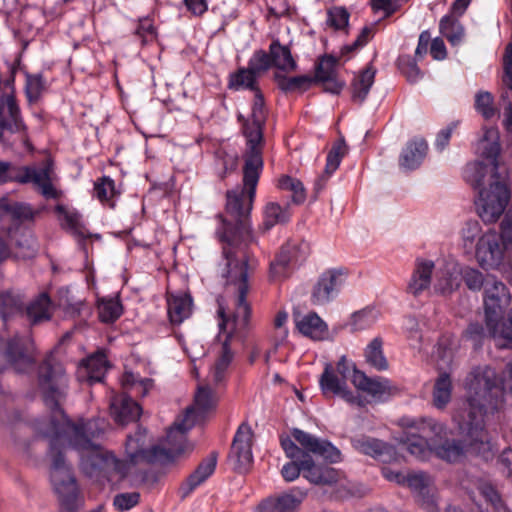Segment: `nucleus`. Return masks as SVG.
I'll use <instances>...</instances> for the list:
<instances>
[{
    "label": "nucleus",
    "mask_w": 512,
    "mask_h": 512,
    "mask_svg": "<svg viewBox=\"0 0 512 512\" xmlns=\"http://www.w3.org/2000/svg\"><path fill=\"white\" fill-rule=\"evenodd\" d=\"M378 311L374 308H365L352 315L351 325L354 330H365L376 323Z\"/></svg>",
    "instance_id": "obj_49"
},
{
    "label": "nucleus",
    "mask_w": 512,
    "mask_h": 512,
    "mask_svg": "<svg viewBox=\"0 0 512 512\" xmlns=\"http://www.w3.org/2000/svg\"><path fill=\"white\" fill-rule=\"evenodd\" d=\"M307 491L298 487L277 497H269L258 506L259 512H293L306 498Z\"/></svg>",
    "instance_id": "obj_19"
},
{
    "label": "nucleus",
    "mask_w": 512,
    "mask_h": 512,
    "mask_svg": "<svg viewBox=\"0 0 512 512\" xmlns=\"http://www.w3.org/2000/svg\"><path fill=\"white\" fill-rule=\"evenodd\" d=\"M356 366L353 361L342 356L336 365L327 363L319 378V386L324 396H338L349 404L358 403V397L349 389L348 379H353Z\"/></svg>",
    "instance_id": "obj_7"
},
{
    "label": "nucleus",
    "mask_w": 512,
    "mask_h": 512,
    "mask_svg": "<svg viewBox=\"0 0 512 512\" xmlns=\"http://www.w3.org/2000/svg\"><path fill=\"white\" fill-rule=\"evenodd\" d=\"M499 234L512 243V206L506 212L501 224Z\"/></svg>",
    "instance_id": "obj_59"
},
{
    "label": "nucleus",
    "mask_w": 512,
    "mask_h": 512,
    "mask_svg": "<svg viewBox=\"0 0 512 512\" xmlns=\"http://www.w3.org/2000/svg\"><path fill=\"white\" fill-rule=\"evenodd\" d=\"M376 70L369 66L366 67L358 76H356L352 82V99L356 102L362 103L375 79Z\"/></svg>",
    "instance_id": "obj_38"
},
{
    "label": "nucleus",
    "mask_w": 512,
    "mask_h": 512,
    "mask_svg": "<svg viewBox=\"0 0 512 512\" xmlns=\"http://www.w3.org/2000/svg\"><path fill=\"white\" fill-rule=\"evenodd\" d=\"M352 383L358 390L366 392L374 398L380 399L388 392L387 381L369 378L357 368L356 372H354Z\"/></svg>",
    "instance_id": "obj_33"
},
{
    "label": "nucleus",
    "mask_w": 512,
    "mask_h": 512,
    "mask_svg": "<svg viewBox=\"0 0 512 512\" xmlns=\"http://www.w3.org/2000/svg\"><path fill=\"white\" fill-rule=\"evenodd\" d=\"M348 146L343 138L335 141L327 155L326 160H341L348 155Z\"/></svg>",
    "instance_id": "obj_57"
},
{
    "label": "nucleus",
    "mask_w": 512,
    "mask_h": 512,
    "mask_svg": "<svg viewBox=\"0 0 512 512\" xmlns=\"http://www.w3.org/2000/svg\"><path fill=\"white\" fill-rule=\"evenodd\" d=\"M351 444L358 452L368 455L383 463L396 460L395 448L379 439L360 435L351 439Z\"/></svg>",
    "instance_id": "obj_18"
},
{
    "label": "nucleus",
    "mask_w": 512,
    "mask_h": 512,
    "mask_svg": "<svg viewBox=\"0 0 512 512\" xmlns=\"http://www.w3.org/2000/svg\"><path fill=\"white\" fill-rule=\"evenodd\" d=\"M276 186L281 191L290 192L291 201L295 205H302L307 199L303 183L289 174L280 175L276 180Z\"/></svg>",
    "instance_id": "obj_36"
},
{
    "label": "nucleus",
    "mask_w": 512,
    "mask_h": 512,
    "mask_svg": "<svg viewBox=\"0 0 512 512\" xmlns=\"http://www.w3.org/2000/svg\"><path fill=\"white\" fill-rule=\"evenodd\" d=\"M23 299L13 291L0 292V318L6 326L9 319L22 315Z\"/></svg>",
    "instance_id": "obj_34"
},
{
    "label": "nucleus",
    "mask_w": 512,
    "mask_h": 512,
    "mask_svg": "<svg viewBox=\"0 0 512 512\" xmlns=\"http://www.w3.org/2000/svg\"><path fill=\"white\" fill-rule=\"evenodd\" d=\"M460 275L464 280L466 286L472 291H480L486 286V280L483 273L476 268L465 267L460 270Z\"/></svg>",
    "instance_id": "obj_52"
},
{
    "label": "nucleus",
    "mask_w": 512,
    "mask_h": 512,
    "mask_svg": "<svg viewBox=\"0 0 512 512\" xmlns=\"http://www.w3.org/2000/svg\"><path fill=\"white\" fill-rule=\"evenodd\" d=\"M17 140L28 151L33 150L15 97L13 94H7L3 97L0 107V141L4 144H13Z\"/></svg>",
    "instance_id": "obj_10"
},
{
    "label": "nucleus",
    "mask_w": 512,
    "mask_h": 512,
    "mask_svg": "<svg viewBox=\"0 0 512 512\" xmlns=\"http://www.w3.org/2000/svg\"><path fill=\"white\" fill-rule=\"evenodd\" d=\"M290 217L291 214L287 207H282L276 202H270L264 208V228L269 230L277 224L286 223Z\"/></svg>",
    "instance_id": "obj_43"
},
{
    "label": "nucleus",
    "mask_w": 512,
    "mask_h": 512,
    "mask_svg": "<svg viewBox=\"0 0 512 512\" xmlns=\"http://www.w3.org/2000/svg\"><path fill=\"white\" fill-rule=\"evenodd\" d=\"M429 44L431 45V35L428 31H423L419 35L418 45L415 50V56L422 58L428 50Z\"/></svg>",
    "instance_id": "obj_64"
},
{
    "label": "nucleus",
    "mask_w": 512,
    "mask_h": 512,
    "mask_svg": "<svg viewBox=\"0 0 512 512\" xmlns=\"http://www.w3.org/2000/svg\"><path fill=\"white\" fill-rule=\"evenodd\" d=\"M241 238L236 235L229 236L226 232H218L220 241L223 242L222 260L218 263L217 273L225 287L235 291L233 300L234 310L226 312L221 298L218 302V326L217 340L221 342L219 356L210 373V380L215 384H221L227 375L228 368L233 360V352L230 342L233 338H242L248 328L251 317V306L246 296L249 291L248 278L252 271V264L248 256V246L254 238L247 226L241 230Z\"/></svg>",
    "instance_id": "obj_3"
},
{
    "label": "nucleus",
    "mask_w": 512,
    "mask_h": 512,
    "mask_svg": "<svg viewBox=\"0 0 512 512\" xmlns=\"http://www.w3.org/2000/svg\"><path fill=\"white\" fill-rule=\"evenodd\" d=\"M43 90V80L42 76L37 75H30L27 74L26 76V83H25V93L30 102L37 101L39 97L41 96Z\"/></svg>",
    "instance_id": "obj_55"
},
{
    "label": "nucleus",
    "mask_w": 512,
    "mask_h": 512,
    "mask_svg": "<svg viewBox=\"0 0 512 512\" xmlns=\"http://www.w3.org/2000/svg\"><path fill=\"white\" fill-rule=\"evenodd\" d=\"M481 493L495 508L502 505L501 496L492 485L484 484L481 487Z\"/></svg>",
    "instance_id": "obj_60"
},
{
    "label": "nucleus",
    "mask_w": 512,
    "mask_h": 512,
    "mask_svg": "<svg viewBox=\"0 0 512 512\" xmlns=\"http://www.w3.org/2000/svg\"><path fill=\"white\" fill-rule=\"evenodd\" d=\"M217 458L211 454L205 458L181 484L179 493L182 498L189 496L198 486L204 483L215 471Z\"/></svg>",
    "instance_id": "obj_24"
},
{
    "label": "nucleus",
    "mask_w": 512,
    "mask_h": 512,
    "mask_svg": "<svg viewBox=\"0 0 512 512\" xmlns=\"http://www.w3.org/2000/svg\"><path fill=\"white\" fill-rule=\"evenodd\" d=\"M292 435L302 448H299L290 438L282 439L281 446L288 458L300 459L304 455L313 453L331 463L341 460L340 450L329 441L319 439L300 429H294Z\"/></svg>",
    "instance_id": "obj_9"
},
{
    "label": "nucleus",
    "mask_w": 512,
    "mask_h": 512,
    "mask_svg": "<svg viewBox=\"0 0 512 512\" xmlns=\"http://www.w3.org/2000/svg\"><path fill=\"white\" fill-rule=\"evenodd\" d=\"M186 8L195 16L203 15L207 9L208 4L206 0H183Z\"/></svg>",
    "instance_id": "obj_62"
},
{
    "label": "nucleus",
    "mask_w": 512,
    "mask_h": 512,
    "mask_svg": "<svg viewBox=\"0 0 512 512\" xmlns=\"http://www.w3.org/2000/svg\"><path fill=\"white\" fill-rule=\"evenodd\" d=\"M274 79L278 88L284 93L304 92L314 82V78L309 75L289 77L282 73H275Z\"/></svg>",
    "instance_id": "obj_37"
},
{
    "label": "nucleus",
    "mask_w": 512,
    "mask_h": 512,
    "mask_svg": "<svg viewBox=\"0 0 512 512\" xmlns=\"http://www.w3.org/2000/svg\"><path fill=\"white\" fill-rule=\"evenodd\" d=\"M465 390V407L453 416L465 442L456 439L439 442L447 428L431 417L403 416L398 420L402 429L400 441L412 456L427 460L434 454L441 460L455 463L470 451L484 460L493 458V446L485 429L484 417L502 407L506 390L512 394V363L507 364L503 380L498 379L490 366L475 367L465 379Z\"/></svg>",
    "instance_id": "obj_2"
},
{
    "label": "nucleus",
    "mask_w": 512,
    "mask_h": 512,
    "mask_svg": "<svg viewBox=\"0 0 512 512\" xmlns=\"http://www.w3.org/2000/svg\"><path fill=\"white\" fill-rule=\"evenodd\" d=\"M116 194L114 180L108 176H103L94 183V196L103 204L113 207L112 202Z\"/></svg>",
    "instance_id": "obj_47"
},
{
    "label": "nucleus",
    "mask_w": 512,
    "mask_h": 512,
    "mask_svg": "<svg viewBox=\"0 0 512 512\" xmlns=\"http://www.w3.org/2000/svg\"><path fill=\"white\" fill-rule=\"evenodd\" d=\"M439 30L442 36L452 45H458L464 36V29L461 24L449 15H445L441 18Z\"/></svg>",
    "instance_id": "obj_46"
},
{
    "label": "nucleus",
    "mask_w": 512,
    "mask_h": 512,
    "mask_svg": "<svg viewBox=\"0 0 512 512\" xmlns=\"http://www.w3.org/2000/svg\"><path fill=\"white\" fill-rule=\"evenodd\" d=\"M434 277V289L439 294H451L460 286V269L456 263H444L435 270Z\"/></svg>",
    "instance_id": "obj_25"
},
{
    "label": "nucleus",
    "mask_w": 512,
    "mask_h": 512,
    "mask_svg": "<svg viewBox=\"0 0 512 512\" xmlns=\"http://www.w3.org/2000/svg\"><path fill=\"white\" fill-rule=\"evenodd\" d=\"M38 212L30 204L10 202L7 198L0 199V218L10 217L17 221L33 220Z\"/></svg>",
    "instance_id": "obj_32"
},
{
    "label": "nucleus",
    "mask_w": 512,
    "mask_h": 512,
    "mask_svg": "<svg viewBox=\"0 0 512 512\" xmlns=\"http://www.w3.org/2000/svg\"><path fill=\"white\" fill-rule=\"evenodd\" d=\"M38 384L44 403L52 413L50 426L43 431L50 438V482L61 508L66 512H77L84 505L72 468L64 458L66 444L79 452L80 468L87 477L101 484L111 483L127 475L129 464H169L190 453L193 445L187 440V432L217 404L214 391L208 386H199L194 404L175 420L160 444L147 449V431L143 428H138L133 436L129 435L125 443L128 460L124 461L94 443L93 439L103 432L97 420L73 423L63 412L60 402L66 396L68 379L63 366L53 355L47 356L39 366Z\"/></svg>",
    "instance_id": "obj_1"
},
{
    "label": "nucleus",
    "mask_w": 512,
    "mask_h": 512,
    "mask_svg": "<svg viewBox=\"0 0 512 512\" xmlns=\"http://www.w3.org/2000/svg\"><path fill=\"white\" fill-rule=\"evenodd\" d=\"M140 501V494L138 492H125L119 493L114 496L113 506L119 512L131 510Z\"/></svg>",
    "instance_id": "obj_54"
},
{
    "label": "nucleus",
    "mask_w": 512,
    "mask_h": 512,
    "mask_svg": "<svg viewBox=\"0 0 512 512\" xmlns=\"http://www.w3.org/2000/svg\"><path fill=\"white\" fill-rule=\"evenodd\" d=\"M121 385L134 396H145L152 387V380L139 378L133 372L126 371L121 377Z\"/></svg>",
    "instance_id": "obj_45"
},
{
    "label": "nucleus",
    "mask_w": 512,
    "mask_h": 512,
    "mask_svg": "<svg viewBox=\"0 0 512 512\" xmlns=\"http://www.w3.org/2000/svg\"><path fill=\"white\" fill-rule=\"evenodd\" d=\"M294 460L286 463L281 470L287 482L294 481L302 473L303 477L313 484L330 486L337 490L347 488V479L343 472L326 465H316L311 455Z\"/></svg>",
    "instance_id": "obj_6"
},
{
    "label": "nucleus",
    "mask_w": 512,
    "mask_h": 512,
    "mask_svg": "<svg viewBox=\"0 0 512 512\" xmlns=\"http://www.w3.org/2000/svg\"><path fill=\"white\" fill-rule=\"evenodd\" d=\"M134 33L143 45L156 40L157 29L153 23V19L149 16L140 18Z\"/></svg>",
    "instance_id": "obj_51"
},
{
    "label": "nucleus",
    "mask_w": 512,
    "mask_h": 512,
    "mask_svg": "<svg viewBox=\"0 0 512 512\" xmlns=\"http://www.w3.org/2000/svg\"><path fill=\"white\" fill-rule=\"evenodd\" d=\"M509 244L495 229H488L472 257L484 270H498L509 262Z\"/></svg>",
    "instance_id": "obj_11"
},
{
    "label": "nucleus",
    "mask_w": 512,
    "mask_h": 512,
    "mask_svg": "<svg viewBox=\"0 0 512 512\" xmlns=\"http://www.w3.org/2000/svg\"><path fill=\"white\" fill-rule=\"evenodd\" d=\"M381 473L386 480H388L390 482H394L401 486L405 485L406 475H404L400 471H394L389 467H383L381 469Z\"/></svg>",
    "instance_id": "obj_63"
},
{
    "label": "nucleus",
    "mask_w": 512,
    "mask_h": 512,
    "mask_svg": "<svg viewBox=\"0 0 512 512\" xmlns=\"http://www.w3.org/2000/svg\"><path fill=\"white\" fill-rule=\"evenodd\" d=\"M434 270L435 264L432 260L417 258L407 285L408 293L416 297L427 290L431 285Z\"/></svg>",
    "instance_id": "obj_22"
},
{
    "label": "nucleus",
    "mask_w": 512,
    "mask_h": 512,
    "mask_svg": "<svg viewBox=\"0 0 512 512\" xmlns=\"http://www.w3.org/2000/svg\"><path fill=\"white\" fill-rule=\"evenodd\" d=\"M263 169V162H245L243 166V188L241 190H233L227 192L226 211L231 215L237 226L234 230L230 229L226 224L217 231L221 234L227 233L229 236L236 235L241 238V230L243 226H247L252 232L247 218L252 210L253 202L256 195V187Z\"/></svg>",
    "instance_id": "obj_5"
},
{
    "label": "nucleus",
    "mask_w": 512,
    "mask_h": 512,
    "mask_svg": "<svg viewBox=\"0 0 512 512\" xmlns=\"http://www.w3.org/2000/svg\"><path fill=\"white\" fill-rule=\"evenodd\" d=\"M269 56L271 65L283 72H291L297 68L289 46L282 45L279 39H274L269 45Z\"/></svg>",
    "instance_id": "obj_29"
},
{
    "label": "nucleus",
    "mask_w": 512,
    "mask_h": 512,
    "mask_svg": "<svg viewBox=\"0 0 512 512\" xmlns=\"http://www.w3.org/2000/svg\"><path fill=\"white\" fill-rule=\"evenodd\" d=\"M338 58L331 54L319 58L315 68V79L325 83V90L333 94H339L344 84L337 79Z\"/></svg>",
    "instance_id": "obj_20"
},
{
    "label": "nucleus",
    "mask_w": 512,
    "mask_h": 512,
    "mask_svg": "<svg viewBox=\"0 0 512 512\" xmlns=\"http://www.w3.org/2000/svg\"><path fill=\"white\" fill-rule=\"evenodd\" d=\"M457 126L458 122H451L448 126L437 133L434 146L438 151H443L448 146L452 133Z\"/></svg>",
    "instance_id": "obj_56"
},
{
    "label": "nucleus",
    "mask_w": 512,
    "mask_h": 512,
    "mask_svg": "<svg viewBox=\"0 0 512 512\" xmlns=\"http://www.w3.org/2000/svg\"><path fill=\"white\" fill-rule=\"evenodd\" d=\"M108 360L103 352H96L82 361L78 375L86 378L89 384L101 382L108 370Z\"/></svg>",
    "instance_id": "obj_26"
},
{
    "label": "nucleus",
    "mask_w": 512,
    "mask_h": 512,
    "mask_svg": "<svg viewBox=\"0 0 512 512\" xmlns=\"http://www.w3.org/2000/svg\"><path fill=\"white\" fill-rule=\"evenodd\" d=\"M258 78L248 67H240L229 74L227 86L230 90H249L255 93L260 90Z\"/></svg>",
    "instance_id": "obj_31"
},
{
    "label": "nucleus",
    "mask_w": 512,
    "mask_h": 512,
    "mask_svg": "<svg viewBox=\"0 0 512 512\" xmlns=\"http://www.w3.org/2000/svg\"><path fill=\"white\" fill-rule=\"evenodd\" d=\"M505 85L512 90V43L508 44L504 57Z\"/></svg>",
    "instance_id": "obj_58"
},
{
    "label": "nucleus",
    "mask_w": 512,
    "mask_h": 512,
    "mask_svg": "<svg viewBox=\"0 0 512 512\" xmlns=\"http://www.w3.org/2000/svg\"><path fill=\"white\" fill-rule=\"evenodd\" d=\"M270 60L269 52L267 53L265 50L259 49L254 51L247 67L259 77L272 66Z\"/></svg>",
    "instance_id": "obj_53"
},
{
    "label": "nucleus",
    "mask_w": 512,
    "mask_h": 512,
    "mask_svg": "<svg viewBox=\"0 0 512 512\" xmlns=\"http://www.w3.org/2000/svg\"><path fill=\"white\" fill-rule=\"evenodd\" d=\"M252 437V430L246 423H242L235 433L229 460L239 472H245L253 461Z\"/></svg>",
    "instance_id": "obj_17"
},
{
    "label": "nucleus",
    "mask_w": 512,
    "mask_h": 512,
    "mask_svg": "<svg viewBox=\"0 0 512 512\" xmlns=\"http://www.w3.org/2000/svg\"><path fill=\"white\" fill-rule=\"evenodd\" d=\"M506 162H466L462 177L477 191L475 207L484 223H495L505 211L511 189Z\"/></svg>",
    "instance_id": "obj_4"
},
{
    "label": "nucleus",
    "mask_w": 512,
    "mask_h": 512,
    "mask_svg": "<svg viewBox=\"0 0 512 512\" xmlns=\"http://www.w3.org/2000/svg\"><path fill=\"white\" fill-rule=\"evenodd\" d=\"M493 103L494 99L490 92L480 91L475 96L474 107L483 118L491 119L496 115V109Z\"/></svg>",
    "instance_id": "obj_50"
},
{
    "label": "nucleus",
    "mask_w": 512,
    "mask_h": 512,
    "mask_svg": "<svg viewBox=\"0 0 512 512\" xmlns=\"http://www.w3.org/2000/svg\"><path fill=\"white\" fill-rule=\"evenodd\" d=\"M452 396V380L446 372L440 373L434 383L432 399L433 405L443 409L450 402Z\"/></svg>",
    "instance_id": "obj_40"
},
{
    "label": "nucleus",
    "mask_w": 512,
    "mask_h": 512,
    "mask_svg": "<svg viewBox=\"0 0 512 512\" xmlns=\"http://www.w3.org/2000/svg\"><path fill=\"white\" fill-rule=\"evenodd\" d=\"M55 213L63 229L80 237H85V229L82 222V216L74 208H69L63 204L55 206Z\"/></svg>",
    "instance_id": "obj_30"
},
{
    "label": "nucleus",
    "mask_w": 512,
    "mask_h": 512,
    "mask_svg": "<svg viewBox=\"0 0 512 512\" xmlns=\"http://www.w3.org/2000/svg\"><path fill=\"white\" fill-rule=\"evenodd\" d=\"M484 233L478 220H468L463 224L459 231V245L466 256L472 257Z\"/></svg>",
    "instance_id": "obj_27"
},
{
    "label": "nucleus",
    "mask_w": 512,
    "mask_h": 512,
    "mask_svg": "<svg viewBox=\"0 0 512 512\" xmlns=\"http://www.w3.org/2000/svg\"><path fill=\"white\" fill-rule=\"evenodd\" d=\"M296 327L301 334L314 340H323L328 334L326 323L314 312L298 318Z\"/></svg>",
    "instance_id": "obj_28"
},
{
    "label": "nucleus",
    "mask_w": 512,
    "mask_h": 512,
    "mask_svg": "<svg viewBox=\"0 0 512 512\" xmlns=\"http://www.w3.org/2000/svg\"><path fill=\"white\" fill-rule=\"evenodd\" d=\"M267 111L264 96L261 90L254 93L251 116L245 119L242 115L238 120L242 122V132L246 139V150L243 160H262L264 146L263 127L266 122Z\"/></svg>",
    "instance_id": "obj_8"
},
{
    "label": "nucleus",
    "mask_w": 512,
    "mask_h": 512,
    "mask_svg": "<svg viewBox=\"0 0 512 512\" xmlns=\"http://www.w3.org/2000/svg\"><path fill=\"white\" fill-rule=\"evenodd\" d=\"M110 413L119 424H127L139 419L142 408L126 393L113 395L110 400Z\"/></svg>",
    "instance_id": "obj_21"
},
{
    "label": "nucleus",
    "mask_w": 512,
    "mask_h": 512,
    "mask_svg": "<svg viewBox=\"0 0 512 512\" xmlns=\"http://www.w3.org/2000/svg\"><path fill=\"white\" fill-rule=\"evenodd\" d=\"M382 347V339L376 337L365 349V358L367 363L379 371H383L388 368V361L384 355Z\"/></svg>",
    "instance_id": "obj_42"
},
{
    "label": "nucleus",
    "mask_w": 512,
    "mask_h": 512,
    "mask_svg": "<svg viewBox=\"0 0 512 512\" xmlns=\"http://www.w3.org/2000/svg\"><path fill=\"white\" fill-rule=\"evenodd\" d=\"M350 13L345 7L335 6L327 10L326 28L333 31L348 32Z\"/></svg>",
    "instance_id": "obj_44"
},
{
    "label": "nucleus",
    "mask_w": 512,
    "mask_h": 512,
    "mask_svg": "<svg viewBox=\"0 0 512 512\" xmlns=\"http://www.w3.org/2000/svg\"><path fill=\"white\" fill-rule=\"evenodd\" d=\"M416 501L428 512L437 510V488L435 479L425 471H412L406 474L405 485Z\"/></svg>",
    "instance_id": "obj_15"
},
{
    "label": "nucleus",
    "mask_w": 512,
    "mask_h": 512,
    "mask_svg": "<svg viewBox=\"0 0 512 512\" xmlns=\"http://www.w3.org/2000/svg\"><path fill=\"white\" fill-rule=\"evenodd\" d=\"M52 304L46 293H41L32 300L26 309V315L32 324H37L51 318Z\"/></svg>",
    "instance_id": "obj_35"
},
{
    "label": "nucleus",
    "mask_w": 512,
    "mask_h": 512,
    "mask_svg": "<svg viewBox=\"0 0 512 512\" xmlns=\"http://www.w3.org/2000/svg\"><path fill=\"white\" fill-rule=\"evenodd\" d=\"M7 181L33 183L46 199H59L62 195V192L52 184L48 169L25 167L14 172L9 169V162H0V183Z\"/></svg>",
    "instance_id": "obj_12"
},
{
    "label": "nucleus",
    "mask_w": 512,
    "mask_h": 512,
    "mask_svg": "<svg viewBox=\"0 0 512 512\" xmlns=\"http://www.w3.org/2000/svg\"><path fill=\"white\" fill-rule=\"evenodd\" d=\"M430 54L435 60H443L446 57V47L441 38L437 37L431 40Z\"/></svg>",
    "instance_id": "obj_61"
},
{
    "label": "nucleus",
    "mask_w": 512,
    "mask_h": 512,
    "mask_svg": "<svg viewBox=\"0 0 512 512\" xmlns=\"http://www.w3.org/2000/svg\"><path fill=\"white\" fill-rule=\"evenodd\" d=\"M347 278V271L342 268L325 270L318 278L311 291V302L324 305L339 294Z\"/></svg>",
    "instance_id": "obj_16"
},
{
    "label": "nucleus",
    "mask_w": 512,
    "mask_h": 512,
    "mask_svg": "<svg viewBox=\"0 0 512 512\" xmlns=\"http://www.w3.org/2000/svg\"><path fill=\"white\" fill-rule=\"evenodd\" d=\"M99 319L103 323H113L123 313V307L118 297L101 298L97 301Z\"/></svg>",
    "instance_id": "obj_41"
},
{
    "label": "nucleus",
    "mask_w": 512,
    "mask_h": 512,
    "mask_svg": "<svg viewBox=\"0 0 512 512\" xmlns=\"http://www.w3.org/2000/svg\"><path fill=\"white\" fill-rule=\"evenodd\" d=\"M428 151V143L424 138H414L409 141L401 154V160H421Z\"/></svg>",
    "instance_id": "obj_48"
},
{
    "label": "nucleus",
    "mask_w": 512,
    "mask_h": 512,
    "mask_svg": "<svg viewBox=\"0 0 512 512\" xmlns=\"http://www.w3.org/2000/svg\"><path fill=\"white\" fill-rule=\"evenodd\" d=\"M478 148L486 160H497L501 151L498 129L494 127L486 128L479 141Z\"/></svg>",
    "instance_id": "obj_39"
},
{
    "label": "nucleus",
    "mask_w": 512,
    "mask_h": 512,
    "mask_svg": "<svg viewBox=\"0 0 512 512\" xmlns=\"http://www.w3.org/2000/svg\"><path fill=\"white\" fill-rule=\"evenodd\" d=\"M310 254V244L301 238L289 240L270 263V277L279 280L287 277L292 268L306 260Z\"/></svg>",
    "instance_id": "obj_13"
},
{
    "label": "nucleus",
    "mask_w": 512,
    "mask_h": 512,
    "mask_svg": "<svg viewBox=\"0 0 512 512\" xmlns=\"http://www.w3.org/2000/svg\"><path fill=\"white\" fill-rule=\"evenodd\" d=\"M31 349L32 342L29 336L15 335L6 343L4 351L0 353V356L5 359V363H0V372L8 366L18 373L29 371L33 365Z\"/></svg>",
    "instance_id": "obj_14"
},
{
    "label": "nucleus",
    "mask_w": 512,
    "mask_h": 512,
    "mask_svg": "<svg viewBox=\"0 0 512 512\" xmlns=\"http://www.w3.org/2000/svg\"><path fill=\"white\" fill-rule=\"evenodd\" d=\"M193 300L185 292L167 293V313L171 324L179 325L192 314Z\"/></svg>",
    "instance_id": "obj_23"
}]
</instances>
